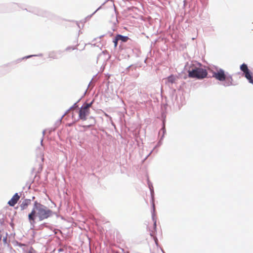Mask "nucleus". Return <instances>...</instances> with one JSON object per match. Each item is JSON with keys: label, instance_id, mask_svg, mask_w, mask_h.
I'll list each match as a JSON object with an SVG mask.
<instances>
[{"label": "nucleus", "instance_id": "4", "mask_svg": "<svg viewBox=\"0 0 253 253\" xmlns=\"http://www.w3.org/2000/svg\"><path fill=\"white\" fill-rule=\"evenodd\" d=\"M92 104V102L90 103L84 104L81 107L79 111V116L80 119L85 121L86 120V117L90 114L89 108Z\"/></svg>", "mask_w": 253, "mask_h": 253}, {"label": "nucleus", "instance_id": "11", "mask_svg": "<svg viewBox=\"0 0 253 253\" xmlns=\"http://www.w3.org/2000/svg\"><path fill=\"white\" fill-rule=\"evenodd\" d=\"M119 40H117V36H116V38L115 39H114V40L113 41V42L114 43V46L115 47H116L117 46V44H118V41Z\"/></svg>", "mask_w": 253, "mask_h": 253}, {"label": "nucleus", "instance_id": "5", "mask_svg": "<svg viewBox=\"0 0 253 253\" xmlns=\"http://www.w3.org/2000/svg\"><path fill=\"white\" fill-rule=\"evenodd\" d=\"M20 199V196L18 193H15L12 198L8 202V204L11 207H13L18 202Z\"/></svg>", "mask_w": 253, "mask_h": 253}, {"label": "nucleus", "instance_id": "13", "mask_svg": "<svg viewBox=\"0 0 253 253\" xmlns=\"http://www.w3.org/2000/svg\"><path fill=\"white\" fill-rule=\"evenodd\" d=\"M27 253H32L31 251H29Z\"/></svg>", "mask_w": 253, "mask_h": 253}, {"label": "nucleus", "instance_id": "7", "mask_svg": "<svg viewBox=\"0 0 253 253\" xmlns=\"http://www.w3.org/2000/svg\"><path fill=\"white\" fill-rule=\"evenodd\" d=\"M116 36H117V40L121 41L123 42H126L129 39L128 37L124 36L121 35H117Z\"/></svg>", "mask_w": 253, "mask_h": 253}, {"label": "nucleus", "instance_id": "9", "mask_svg": "<svg viewBox=\"0 0 253 253\" xmlns=\"http://www.w3.org/2000/svg\"><path fill=\"white\" fill-rule=\"evenodd\" d=\"M176 77L172 75H170L167 78L168 81L171 84L174 83L176 81Z\"/></svg>", "mask_w": 253, "mask_h": 253}, {"label": "nucleus", "instance_id": "10", "mask_svg": "<svg viewBox=\"0 0 253 253\" xmlns=\"http://www.w3.org/2000/svg\"><path fill=\"white\" fill-rule=\"evenodd\" d=\"M240 69L242 71H243L244 73L246 72H248L249 71V69L248 68V66L245 64H243L240 66Z\"/></svg>", "mask_w": 253, "mask_h": 253}, {"label": "nucleus", "instance_id": "1", "mask_svg": "<svg viewBox=\"0 0 253 253\" xmlns=\"http://www.w3.org/2000/svg\"><path fill=\"white\" fill-rule=\"evenodd\" d=\"M52 214V211L36 201L31 212L28 215V219L31 224L35 222V218L37 215L40 220L47 218Z\"/></svg>", "mask_w": 253, "mask_h": 253}, {"label": "nucleus", "instance_id": "6", "mask_svg": "<svg viewBox=\"0 0 253 253\" xmlns=\"http://www.w3.org/2000/svg\"><path fill=\"white\" fill-rule=\"evenodd\" d=\"M31 204V200L29 199L24 200L22 203L20 205V208L21 211H23L28 208V206Z\"/></svg>", "mask_w": 253, "mask_h": 253}, {"label": "nucleus", "instance_id": "3", "mask_svg": "<svg viewBox=\"0 0 253 253\" xmlns=\"http://www.w3.org/2000/svg\"><path fill=\"white\" fill-rule=\"evenodd\" d=\"M213 77L219 81H225L226 85L233 84V79L231 75H226L222 69H219L213 73Z\"/></svg>", "mask_w": 253, "mask_h": 253}, {"label": "nucleus", "instance_id": "8", "mask_svg": "<svg viewBox=\"0 0 253 253\" xmlns=\"http://www.w3.org/2000/svg\"><path fill=\"white\" fill-rule=\"evenodd\" d=\"M244 74H245V77L249 80V82L253 84V80L250 71H248V72H245Z\"/></svg>", "mask_w": 253, "mask_h": 253}, {"label": "nucleus", "instance_id": "2", "mask_svg": "<svg viewBox=\"0 0 253 253\" xmlns=\"http://www.w3.org/2000/svg\"><path fill=\"white\" fill-rule=\"evenodd\" d=\"M200 63L192 64L188 70V76L192 78L203 79L208 75V72L205 69L201 67Z\"/></svg>", "mask_w": 253, "mask_h": 253}, {"label": "nucleus", "instance_id": "12", "mask_svg": "<svg viewBox=\"0 0 253 253\" xmlns=\"http://www.w3.org/2000/svg\"><path fill=\"white\" fill-rule=\"evenodd\" d=\"M74 49H75L74 48L68 47L67 48V50H70V49L74 50Z\"/></svg>", "mask_w": 253, "mask_h": 253}]
</instances>
